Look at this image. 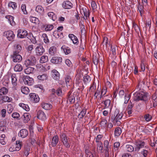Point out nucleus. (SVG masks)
Listing matches in <instances>:
<instances>
[{"label":"nucleus","mask_w":157,"mask_h":157,"mask_svg":"<svg viewBox=\"0 0 157 157\" xmlns=\"http://www.w3.org/2000/svg\"><path fill=\"white\" fill-rule=\"evenodd\" d=\"M6 136L4 134H2L0 136V142L3 145H4L6 144Z\"/></svg>","instance_id":"obj_48"},{"label":"nucleus","mask_w":157,"mask_h":157,"mask_svg":"<svg viewBox=\"0 0 157 157\" xmlns=\"http://www.w3.org/2000/svg\"><path fill=\"white\" fill-rule=\"evenodd\" d=\"M62 58L60 57L54 56L51 60V62L53 63L60 64L62 61Z\"/></svg>","instance_id":"obj_13"},{"label":"nucleus","mask_w":157,"mask_h":157,"mask_svg":"<svg viewBox=\"0 0 157 157\" xmlns=\"http://www.w3.org/2000/svg\"><path fill=\"white\" fill-rule=\"evenodd\" d=\"M145 81L144 80L140 81L139 82L138 85L136 86V89L137 90H139L142 84L144 85L145 84Z\"/></svg>","instance_id":"obj_63"},{"label":"nucleus","mask_w":157,"mask_h":157,"mask_svg":"<svg viewBox=\"0 0 157 157\" xmlns=\"http://www.w3.org/2000/svg\"><path fill=\"white\" fill-rule=\"evenodd\" d=\"M42 37L44 38V41L45 43H48L49 42V40L48 37L46 33H43L42 34Z\"/></svg>","instance_id":"obj_57"},{"label":"nucleus","mask_w":157,"mask_h":157,"mask_svg":"<svg viewBox=\"0 0 157 157\" xmlns=\"http://www.w3.org/2000/svg\"><path fill=\"white\" fill-rule=\"evenodd\" d=\"M21 90L22 93L25 94H28L29 92V88L25 86H22L21 88Z\"/></svg>","instance_id":"obj_30"},{"label":"nucleus","mask_w":157,"mask_h":157,"mask_svg":"<svg viewBox=\"0 0 157 157\" xmlns=\"http://www.w3.org/2000/svg\"><path fill=\"white\" fill-rule=\"evenodd\" d=\"M97 149L98 150L101 151L103 149L102 143L101 142H97Z\"/></svg>","instance_id":"obj_62"},{"label":"nucleus","mask_w":157,"mask_h":157,"mask_svg":"<svg viewBox=\"0 0 157 157\" xmlns=\"http://www.w3.org/2000/svg\"><path fill=\"white\" fill-rule=\"evenodd\" d=\"M45 27V30L46 31H50L54 27V26L52 25H47L44 26Z\"/></svg>","instance_id":"obj_50"},{"label":"nucleus","mask_w":157,"mask_h":157,"mask_svg":"<svg viewBox=\"0 0 157 157\" xmlns=\"http://www.w3.org/2000/svg\"><path fill=\"white\" fill-rule=\"evenodd\" d=\"M83 12L84 13V18L85 19H87L88 17H89V16H90V12L89 10H88L87 11L86 8L84 9H83Z\"/></svg>","instance_id":"obj_32"},{"label":"nucleus","mask_w":157,"mask_h":157,"mask_svg":"<svg viewBox=\"0 0 157 157\" xmlns=\"http://www.w3.org/2000/svg\"><path fill=\"white\" fill-rule=\"evenodd\" d=\"M125 148L127 151L128 152H132L134 151L133 147L130 145H127Z\"/></svg>","instance_id":"obj_53"},{"label":"nucleus","mask_w":157,"mask_h":157,"mask_svg":"<svg viewBox=\"0 0 157 157\" xmlns=\"http://www.w3.org/2000/svg\"><path fill=\"white\" fill-rule=\"evenodd\" d=\"M144 118L146 121L148 122L152 119V117L151 115L148 113L144 115Z\"/></svg>","instance_id":"obj_55"},{"label":"nucleus","mask_w":157,"mask_h":157,"mask_svg":"<svg viewBox=\"0 0 157 157\" xmlns=\"http://www.w3.org/2000/svg\"><path fill=\"white\" fill-rule=\"evenodd\" d=\"M29 96L30 100L32 101L37 103L39 101L40 98L37 94L35 93H31Z\"/></svg>","instance_id":"obj_14"},{"label":"nucleus","mask_w":157,"mask_h":157,"mask_svg":"<svg viewBox=\"0 0 157 157\" xmlns=\"http://www.w3.org/2000/svg\"><path fill=\"white\" fill-rule=\"evenodd\" d=\"M57 53V49L55 46L51 47L49 49V54L51 56H54L56 55Z\"/></svg>","instance_id":"obj_21"},{"label":"nucleus","mask_w":157,"mask_h":157,"mask_svg":"<svg viewBox=\"0 0 157 157\" xmlns=\"http://www.w3.org/2000/svg\"><path fill=\"white\" fill-rule=\"evenodd\" d=\"M85 153L87 157H93V154L89 150L86 149L85 150Z\"/></svg>","instance_id":"obj_60"},{"label":"nucleus","mask_w":157,"mask_h":157,"mask_svg":"<svg viewBox=\"0 0 157 157\" xmlns=\"http://www.w3.org/2000/svg\"><path fill=\"white\" fill-rule=\"evenodd\" d=\"M22 142L20 140L16 141V146L15 147V150L16 151H19L21 148L22 146Z\"/></svg>","instance_id":"obj_25"},{"label":"nucleus","mask_w":157,"mask_h":157,"mask_svg":"<svg viewBox=\"0 0 157 157\" xmlns=\"http://www.w3.org/2000/svg\"><path fill=\"white\" fill-rule=\"evenodd\" d=\"M36 11L39 14H42L44 12V9L40 5L37 6L35 9Z\"/></svg>","instance_id":"obj_24"},{"label":"nucleus","mask_w":157,"mask_h":157,"mask_svg":"<svg viewBox=\"0 0 157 157\" xmlns=\"http://www.w3.org/2000/svg\"><path fill=\"white\" fill-rule=\"evenodd\" d=\"M135 144L136 146L135 150L136 151H138L140 149L144 147L145 143L144 141L138 140L135 141Z\"/></svg>","instance_id":"obj_6"},{"label":"nucleus","mask_w":157,"mask_h":157,"mask_svg":"<svg viewBox=\"0 0 157 157\" xmlns=\"http://www.w3.org/2000/svg\"><path fill=\"white\" fill-rule=\"evenodd\" d=\"M102 103L104 105L103 106V108H109L110 109V112H111L112 108V105L111 103L110 100L109 99H107L103 101Z\"/></svg>","instance_id":"obj_11"},{"label":"nucleus","mask_w":157,"mask_h":157,"mask_svg":"<svg viewBox=\"0 0 157 157\" xmlns=\"http://www.w3.org/2000/svg\"><path fill=\"white\" fill-rule=\"evenodd\" d=\"M99 58V56L97 55L96 54L95 55H94L93 56V62L95 65H97L98 63Z\"/></svg>","instance_id":"obj_27"},{"label":"nucleus","mask_w":157,"mask_h":157,"mask_svg":"<svg viewBox=\"0 0 157 157\" xmlns=\"http://www.w3.org/2000/svg\"><path fill=\"white\" fill-rule=\"evenodd\" d=\"M133 95V100L134 101L143 100L146 101L147 99V94L143 92H136Z\"/></svg>","instance_id":"obj_2"},{"label":"nucleus","mask_w":157,"mask_h":157,"mask_svg":"<svg viewBox=\"0 0 157 157\" xmlns=\"http://www.w3.org/2000/svg\"><path fill=\"white\" fill-rule=\"evenodd\" d=\"M52 77L56 80H59L60 78V74L56 70L54 69L52 71Z\"/></svg>","instance_id":"obj_16"},{"label":"nucleus","mask_w":157,"mask_h":157,"mask_svg":"<svg viewBox=\"0 0 157 157\" xmlns=\"http://www.w3.org/2000/svg\"><path fill=\"white\" fill-rule=\"evenodd\" d=\"M71 93L70 91L68 93V100L71 103H73L75 101V98L73 95L71 94Z\"/></svg>","instance_id":"obj_29"},{"label":"nucleus","mask_w":157,"mask_h":157,"mask_svg":"<svg viewBox=\"0 0 157 157\" xmlns=\"http://www.w3.org/2000/svg\"><path fill=\"white\" fill-rule=\"evenodd\" d=\"M29 35L27 31L25 29H20L17 31V36L18 38H25L26 36H28Z\"/></svg>","instance_id":"obj_5"},{"label":"nucleus","mask_w":157,"mask_h":157,"mask_svg":"<svg viewBox=\"0 0 157 157\" xmlns=\"http://www.w3.org/2000/svg\"><path fill=\"white\" fill-rule=\"evenodd\" d=\"M48 15L54 21H55L57 19L56 15L52 12H48Z\"/></svg>","instance_id":"obj_40"},{"label":"nucleus","mask_w":157,"mask_h":157,"mask_svg":"<svg viewBox=\"0 0 157 157\" xmlns=\"http://www.w3.org/2000/svg\"><path fill=\"white\" fill-rule=\"evenodd\" d=\"M137 8L140 13L141 16H142L144 12V6L142 5H140V3H139Z\"/></svg>","instance_id":"obj_49"},{"label":"nucleus","mask_w":157,"mask_h":157,"mask_svg":"<svg viewBox=\"0 0 157 157\" xmlns=\"http://www.w3.org/2000/svg\"><path fill=\"white\" fill-rule=\"evenodd\" d=\"M11 78L12 84L13 86H16L17 84V80L16 74H12Z\"/></svg>","instance_id":"obj_23"},{"label":"nucleus","mask_w":157,"mask_h":157,"mask_svg":"<svg viewBox=\"0 0 157 157\" xmlns=\"http://www.w3.org/2000/svg\"><path fill=\"white\" fill-rule=\"evenodd\" d=\"M42 106L43 109L46 110L50 109L52 107V106L51 104L45 103L42 104Z\"/></svg>","instance_id":"obj_28"},{"label":"nucleus","mask_w":157,"mask_h":157,"mask_svg":"<svg viewBox=\"0 0 157 157\" xmlns=\"http://www.w3.org/2000/svg\"><path fill=\"white\" fill-rule=\"evenodd\" d=\"M133 106V105L131 102L129 103L127 107V110L128 115L132 114V109Z\"/></svg>","instance_id":"obj_38"},{"label":"nucleus","mask_w":157,"mask_h":157,"mask_svg":"<svg viewBox=\"0 0 157 157\" xmlns=\"http://www.w3.org/2000/svg\"><path fill=\"white\" fill-rule=\"evenodd\" d=\"M48 61V57L46 55L42 56L40 60V62L41 63H44L47 62Z\"/></svg>","instance_id":"obj_34"},{"label":"nucleus","mask_w":157,"mask_h":157,"mask_svg":"<svg viewBox=\"0 0 157 157\" xmlns=\"http://www.w3.org/2000/svg\"><path fill=\"white\" fill-rule=\"evenodd\" d=\"M112 53L113 56H115L116 54L117 51L118 50L117 48L115 45L111 46Z\"/></svg>","instance_id":"obj_46"},{"label":"nucleus","mask_w":157,"mask_h":157,"mask_svg":"<svg viewBox=\"0 0 157 157\" xmlns=\"http://www.w3.org/2000/svg\"><path fill=\"white\" fill-rule=\"evenodd\" d=\"M60 138L63 145L67 148H69L70 147V145L69 144V138L66 134L64 133H60Z\"/></svg>","instance_id":"obj_3"},{"label":"nucleus","mask_w":157,"mask_h":157,"mask_svg":"<svg viewBox=\"0 0 157 157\" xmlns=\"http://www.w3.org/2000/svg\"><path fill=\"white\" fill-rule=\"evenodd\" d=\"M35 51L36 56H40L45 52V49L42 45L39 44L35 48Z\"/></svg>","instance_id":"obj_7"},{"label":"nucleus","mask_w":157,"mask_h":157,"mask_svg":"<svg viewBox=\"0 0 157 157\" xmlns=\"http://www.w3.org/2000/svg\"><path fill=\"white\" fill-rule=\"evenodd\" d=\"M34 68L29 67L26 68L25 70V72L26 74H29L33 72Z\"/></svg>","instance_id":"obj_41"},{"label":"nucleus","mask_w":157,"mask_h":157,"mask_svg":"<svg viewBox=\"0 0 157 157\" xmlns=\"http://www.w3.org/2000/svg\"><path fill=\"white\" fill-rule=\"evenodd\" d=\"M14 69L15 71L20 72L23 70V67L20 64H17L15 66Z\"/></svg>","instance_id":"obj_37"},{"label":"nucleus","mask_w":157,"mask_h":157,"mask_svg":"<svg viewBox=\"0 0 157 157\" xmlns=\"http://www.w3.org/2000/svg\"><path fill=\"white\" fill-rule=\"evenodd\" d=\"M63 7L66 9H70L72 7V3L69 1H66L63 2Z\"/></svg>","instance_id":"obj_18"},{"label":"nucleus","mask_w":157,"mask_h":157,"mask_svg":"<svg viewBox=\"0 0 157 157\" xmlns=\"http://www.w3.org/2000/svg\"><path fill=\"white\" fill-rule=\"evenodd\" d=\"M28 134V131L25 129H21L18 133V136L22 138L26 137Z\"/></svg>","instance_id":"obj_17"},{"label":"nucleus","mask_w":157,"mask_h":157,"mask_svg":"<svg viewBox=\"0 0 157 157\" xmlns=\"http://www.w3.org/2000/svg\"><path fill=\"white\" fill-rule=\"evenodd\" d=\"M65 82L67 85H70L72 82L71 77L68 75H66L65 78Z\"/></svg>","instance_id":"obj_42"},{"label":"nucleus","mask_w":157,"mask_h":157,"mask_svg":"<svg viewBox=\"0 0 157 157\" xmlns=\"http://www.w3.org/2000/svg\"><path fill=\"white\" fill-rule=\"evenodd\" d=\"M61 49L63 50L66 55L68 54L71 52V50L68 47L63 46L62 47Z\"/></svg>","instance_id":"obj_35"},{"label":"nucleus","mask_w":157,"mask_h":157,"mask_svg":"<svg viewBox=\"0 0 157 157\" xmlns=\"http://www.w3.org/2000/svg\"><path fill=\"white\" fill-rule=\"evenodd\" d=\"M123 116V113L120 112L118 109H116L114 113L111 117L112 121L113 123H117L119 122Z\"/></svg>","instance_id":"obj_1"},{"label":"nucleus","mask_w":157,"mask_h":157,"mask_svg":"<svg viewBox=\"0 0 157 157\" xmlns=\"http://www.w3.org/2000/svg\"><path fill=\"white\" fill-rule=\"evenodd\" d=\"M21 8L24 14H26L28 13V12L26 10V6L25 4H22L21 6Z\"/></svg>","instance_id":"obj_58"},{"label":"nucleus","mask_w":157,"mask_h":157,"mask_svg":"<svg viewBox=\"0 0 157 157\" xmlns=\"http://www.w3.org/2000/svg\"><path fill=\"white\" fill-rule=\"evenodd\" d=\"M30 115L28 113H24L21 117L24 122L25 123L27 122L28 121L30 120Z\"/></svg>","instance_id":"obj_22"},{"label":"nucleus","mask_w":157,"mask_h":157,"mask_svg":"<svg viewBox=\"0 0 157 157\" xmlns=\"http://www.w3.org/2000/svg\"><path fill=\"white\" fill-rule=\"evenodd\" d=\"M30 147L28 145L25 146L24 147V152L26 156H28L29 153Z\"/></svg>","instance_id":"obj_33"},{"label":"nucleus","mask_w":157,"mask_h":157,"mask_svg":"<svg viewBox=\"0 0 157 157\" xmlns=\"http://www.w3.org/2000/svg\"><path fill=\"white\" fill-rule=\"evenodd\" d=\"M23 80L25 84L29 86L32 85L34 83L33 79L28 75H26L24 77Z\"/></svg>","instance_id":"obj_10"},{"label":"nucleus","mask_w":157,"mask_h":157,"mask_svg":"<svg viewBox=\"0 0 157 157\" xmlns=\"http://www.w3.org/2000/svg\"><path fill=\"white\" fill-rule=\"evenodd\" d=\"M19 105L27 111H29L30 110L29 107L28 105L21 103L19 104Z\"/></svg>","instance_id":"obj_45"},{"label":"nucleus","mask_w":157,"mask_h":157,"mask_svg":"<svg viewBox=\"0 0 157 157\" xmlns=\"http://www.w3.org/2000/svg\"><path fill=\"white\" fill-rule=\"evenodd\" d=\"M121 133V129L120 127L116 128L114 131V134L115 136H120Z\"/></svg>","instance_id":"obj_44"},{"label":"nucleus","mask_w":157,"mask_h":157,"mask_svg":"<svg viewBox=\"0 0 157 157\" xmlns=\"http://www.w3.org/2000/svg\"><path fill=\"white\" fill-rule=\"evenodd\" d=\"M36 62V59L35 56L30 55L27 57L25 60V64L27 67L29 65L33 66L35 64Z\"/></svg>","instance_id":"obj_4"},{"label":"nucleus","mask_w":157,"mask_h":157,"mask_svg":"<svg viewBox=\"0 0 157 157\" xmlns=\"http://www.w3.org/2000/svg\"><path fill=\"white\" fill-rule=\"evenodd\" d=\"M86 112V109H83L80 113L78 115V117L80 118H82L85 115Z\"/></svg>","instance_id":"obj_51"},{"label":"nucleus","mask_w":157,"mask_h":157,"mask_svg":"<svg viewBox=\"0 0 157 157\" xmlns=\"http://www.w3.org/2000/svg\"><path fill=\"white\" fill-rule=\"evenodd\" d=\"M99 85L98 86L97 91L94 94V97L95 98V99H96L97 98V96L100 94L101 88H99Z\"/></svg>","instance_id":"obj_59"},{"label":"nucleus","mask_w":157,"mask_h":157,"mask_svg":"<svg viewBox=\"0 0 157 157\" xmlns=\"http://www.w3.org/2000/svg\"><path fill=\"white\" fill-rule=\"evenodd\" d=\"M68 37L74 44H78V40L77 37L73 34H69L68 35Z\"/></svg>","instance_id":"obj_20"},{"label":"nucleus","mask_w":157,"mask_h":157,"mask_svg":"<svg viewBox=\"0 0 157 157\" xmlns=\"http://www.w3.org/2000/svg\"><path fill=\"white\" fill-rule=\"evenodd\" d=\"M101 126L102 128L106 127L107 126V121L105 119H102L100 123Z\"/></svg>","instance_id":"obj_43"},{"label":"nucleus","mask_w":157,"mask_h":157,"mask_svg":"<svg viewBox=\"0 0 157 157\" xmlns=\"http://www.w3.org/2000/svg\"><path fill=\"white\" fill-rule=\"evenodd\" d=\"M4 34L5 36H6L7 39L9 41L13 40L15 36L13 32L11 30L5 32L4 33Z\"/></svg>","instance_id":"obj_9"},{"label":"nucleus","mask_w":157,"mask_h":157,"mask_svg":"<svg viewBox=\"0 0 157 157\" xmlns=\"http://www.w3.org/2000/svg\"><path fill=\"white\" fill-rule=\"evenodd\" d=\"M11 56L13 59V61L14 62H19L22 60L21 56L19 53L17 54L16 52H13Z\"/></svg>","instance_id":"obj_8"},{"label":"nucleus","mask_w":157,"mask_h":157,"mask_svg":"<svg viewBox=\"0 0 157 157\" xmlns=\"http://www.w3.org/2000/svg\"><path fill=\"white\" fill-rule=\"evenodd\" d=\"M12 117L14 118H16L18 120L19 119L20 115L17 113L14 112L12 114Z\"/></svg>","instance_id":"obj_61"},{"label":"nucleus","mask_w":157,"mask_h":157,"mask_svg":"<svg viewBox=\"0 0 157 157\" xmlns=\"http://www.w3.org/2000/svg\"><path fill=\"white\" fill-rule=\"evenodd\" d=\"M37 117L39 119L44 121L46 119V116L42 110H39L37 113Z\"/></svg>","instance_id":"obj_15"},{"label":"nucleus","mask_w":157,"mask_h":157,"mask_svg":"<svg viewBox=\"0 0 157 157\" xmlns=\"http://www.w3.org/2000/svg\"><path fill=\"white\" fill-rule=\"evenodd\" d=\"M15 49V51L13 52H16L17 54L19 53L21 51L22 49L21 45L20 44H15L14 45Z\"/></svg>","instance_id":"obj_36"},{"label":"nucleus","mask_w":157,"mask_h":157,"mask_svg":"<svg viewBox=\"0 0 157 157\" xmlns=\"http://www.w3.org/2000/svg\"><path fill=\"white\" fill-rule=\"evenodd\" d=\"M66 64L69 67H71L73 66L72 64L71 61L69 59H66L65 60Z\"/></svg>","instance_id":"obj_64"},{"label":"nucleus","mask_w":157,"mask_h":157,"mask_svg":"<svg viewBox=\"0 0 157 157\" xmlns=\"http://www.w3.org/2000/svg\"><path fill=\"white\" fill-rule=\"evenodd\" d=\"M59 141V137L58 136H54L52 139L51 144H50L49 147L51 148L50 145H51L53 147L56 146Z\"/></svg>","instance_id":"obj_19"},{"label":"nucleus","mask_w":157,"mask_h":157,"mask_svg":"<svg viewBox=\"0 0 157 157\" xmlns=\"http://www.w3.org/2000/svg\"><path fill=\"white\" fill-rule=\"evenodd\" d=\"M151 99L153 106L155 107L157 105V96L156 95V94H154L152 95Z\"/></svg>","instance_id":"obj_31"},{"label":"nucleus","mask_w":157,"mask_h":157,"mask_svg":"<svg viewBox=\"0 0 157 157\" xmlns=\"http://www.w3.org/2000/svg\"><path fill=\"white\" fill-rule=\"evenodd\" d=\"M5 17L8 19L9 22L12 25H15V23L13 21L14 17L11 15L6 16Z\"/></svg>","instance_id":"obj_26"},{"label":"nucleus","mask_w":157,"mask_h":157,"mask_svg":"<svg viewBox=\"0 0 157 157\" xmlns=\"http://www.w3.org/2000/svg\"><path fill=\"white\" fill-rule=\"evenodd\" d=\"M37 78L40 80H44L47 78V75L46 74H43L37 76Z\"/></svg>","instance_id":"obj_52"},{"label":"nucleus","mask_w":157,"mask_h":157,"mask_svg":"<svg viewBox=\"0 0 157 157\" xmlns=\"http://www.w3.org/2000/svg\"><path fill=\"white\" fill-rule=\"evenodd\" d=\"M8 92V89L5 87H3L0 89V95H5L7 94Z\"/></svg>","instance_id":"obj_39"},{"label":"nucleus","mask_w":157,"mask_h":157,"mask_svg":"<svg viewBox=\"0 0 157 157\" xmlns=\"http://www.w3.org/2000/svg\"><path fill=\"white\" fill-rule=\"evenodd\" d=\"M8 5L9 7H12L13 9H16L17 7L16 3L13 2H10Z\"/></svg>","instance_id":"obj_56"},{"label":"nucleus","mask_w":157,"mask_h":157,"mask_svg":"<svg viewBox=\"0 0 157 157\" xmlns=\"http://www.w3.org/2000/svg\"><path fill=\"white\" fill-rule=\"evenodd\" d=\"M30 21L32 23H34L36 24H39V21L38 18L32 17L30 18Z\"/></svg>","instance_id":"obj_47"},{"label":"nucleus","mask_w":157,"mask_h":157,"mask_svg":"<svg viewBox=\"0 0 157 157\" xmlns=\"http://www.w3.org/2000/svg\"><path fill=\"white\" fill-rule=\"evenodd\" d=\"M12 101L11 98L7 96H2L0 97V104H2L4 102H10Z\"/></svg>","instance_id":"obj_12"},{"label":"nucleus","mask_w":157,"mask_h":157,"mask_svg":"<svg viewBox=\"0 0 157 157\" xmlns=\"http://www.w3.org/2000/svg\"><path fill=\"white\" fill-rule=\"evenodd\" d=\"M96 89V84L94 82L93 83L92 85L90 87L89 90L90 92H94Z\"/></svg>","instance_id":"obj_54"}]
</instances>
